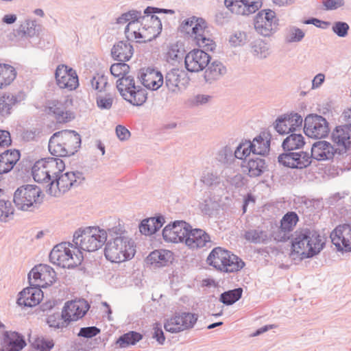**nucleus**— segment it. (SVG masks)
Here are the masks:
<instances>
[{
	"label": "nucleus",
	"instance_id": "nucleus-1",
	"mask_svg": "<svg viewBox=\"0 0 351 351\" xmlns=\"http://www.w3.org/2000/svg\"><path fill=\"white\" fill-rule=\"evenodd\" d=\"M107 239V232L99 227L79 229L73 234V243L64 242L56 245L49 254V259L62 267H75L83 259L82 250L95 252L104 245Z\"/></svg>",
	"mask_w": 351,
	"mask_h": 351
},
{
	"label": "nucleus",
	"instance_id": "nucleus-2",
	"mask_svg": "<svg viewBox=\"0 0 351 351\" xmlns=\"http://www.w3.org/2000/svg\"><path fill=\"white\" fill-rule=\"evenodd\" d=\"M104 255L112 263H121L132 259L135 253L134 242L123 236L120 228L114 227L108 230Z\"/></svg>",
	"mask_w": 351,
	"mask_h": 351
},
{
	"label": "nucleus",
	"instance_id": "nucleus-3",
	"mask_svg": "<svg viewBox=\"0 0 351 351\" xmlns=\"http://www.w3.org/2000/svg\"><path fill=\"white\" fill-rule=\"evenodd\" d=\"M325 243L318 231L304 228L296 230L291 240V256H300V259L312 258L324 248Z\"/></svg>",
	"mask_w": 351,
	"mask_h": 351
},
{
	"label": "nucleus",
	"instance_id": "nucleus-4",
	"mask_svg": "<svg viewBox=\"0 0 351 351\" xmlns=\"http://www.w3.org/2000/svg\"><path fill=\"white\" fill-rule=\"evenodd\" d=\"M180 29L189 34L199 47L210 51L215 49V43L210 38L207 23L204 19L194 16L186 19L182 22Z\"/></svg>",
	"mask_w": 351,
	"mask_h": 351
},
{
	"label": "nucleus",
	"instance_id": "nucleus-5",
	"mask_svg": "<svg viewBox=\"0 0 351 351\" xmlns=\"http://www.w3.org/2000/svg\"><path fill=\"white\" fill-rule=\"evenodd\" d=\"M206 262L215 269L224 273L237 272L245 266L241 258L220 247H215L210 252Z\"/></svg>",
	"mask_w": 351,
	"mask_h": 351
},
{
	"label": "nucleus",
	"instance_id": "nucleus-6",
	"mask_svg": "<svg viewBox=\"0 0 351 351\" xmlns=\"http://www.w3.org/2000/svg\"><path fill=\"white\" fill-rule=\"evenodd\" d=\"M41 193L42 190L38 186L24 184L15 191L13 201L18 209L32 211L42 202Z\"/></svg>",
	"mask_w": 351,
	"mask_h": 351
},
{
	"label": "nucleus",
	"instance_id": "nucleus-7",
	"mask_svg": "<svg viewBox=\"0 0 351 351\" xmlns=\"http://www.w3.org/2000/svg\"><path fill=\"white\" fill-rule=\"evenodd\" d=\"M84 175L80 171H69L56 175L49 182L47 193L52 196L58 197L68 191L71 187L78 186L84 180Z\"/></svg>",
	"mask_w": 351,
	"mask_h": 351
},
{
	"label": "nucleus",
	"instance_id": "nucleus-8",
	"mask_svg": "<svg viewBox=\"0 0 351 351\" xmlns=\"http://www.w3.org/2000/svg\"><path fill=\"white\" fill-rule=\"evenodd\" d=\"M265 133H261L256 136L252 141L245 140L239 143L235 150V156L238 159H242L243 157H249L250 153L254 156H265L270 149V138L267 139L263 137Z\"/></svg>",
	"mask_w": 351,
	"mask_h": 351
},
{
	"label": "nucleus",
	"instance_id": "nucleus-9",
	"mask_svg": "<svg viewBox=\"0 0 351 351\" xmlns=\"http://www.w3.org/2000/svg\"><path fill=\"white\" fill-rule=\"evenodd\" d=\"M279 19L274 11L264 9L259 11L254 19L255 31L264 37H269L278 30Z\"/></svg>",
	"mask_w": 351,
	"mask_h": 351
},
{
	"label": "nucleus",
	"instance_id": "nucleus-10",
	"mask_svg": "<svg viewBox=\"0 0 351 351\" xmlns=\"http://www.w3.org/2000/svg\"><path fill=\"white\" fill-rule=\"evenodd\" d=\"M304 121V132L310 138H323L326 137L330 132L328 121L321 115L308 114Z\"/></svg>",
	"mask_w": 351,
	"mask_h": 351
},
{
	"label": "nucleus",
	"instance_id": "nucleus-11",
	"mask_svg": "<svg viewBox=\"0 0 351 351\" xmlns=\"http://www.w3.org/2000/svg\"><path fill=\"white\" fill-rule=\"evenodd\" d=\"M56 280V273L49 265L39 264L35 265L28 274L29 283L40 288H47Z\"/></svg>",
	"mask_w": 351,
	"mask_h": 351
},
{
	"label": "nucleus",
	"instance_id": "nucleus-12",
	"mask_svg": "<svg viewBox=\"0 0 351 351\" xmlns=\"http://www.w3.org/2000/svg\"><path fill=\"white\" fill-rule=\"evenodd\" d=\"M278 162L286 167L301 169L311 164L312 157L307 152H283L278 156Z\"/></svg>",
	"mask_w": 351,
	"mask_h": 351
},
{
	"label": "nucleus",
	"instance_id": "nucleus-13",
	"mask_svg": "<svg viewBox=\"0 0 351 351\" xmlns=\"http://www.w3.org/2000/svg\"><path fill=\"white\" fill-rule=\"evenodd\" d=\"M202 49H195L188 53L184 57V64L186 70L191 73L203 71L210 61V56Z\"/></svg>",
	"mask_w": 351,
	"mask_h": 351
},
{
	"label": "nucleus",
	"instance_id": "nucleus-14",
	"mask_svg": "<svg viewBox=\"0 0 351 351\" xmlns=\"http://www.w3.org/2000/svg\"><path fill=\"white\" fill-rule=\"evenodd\" d=\"M332 146L339 155H343L351 147V124L337 126L331 134Z\"/></svg>",
	"mask_w": 351,
	"mask_h": 351
},
{
	"label": "nucleus",
	"instance_id": "nucleus-15",
	"mask_svg": "<svg viewBox=\"0 0 351 351\" xmlns=\"http://www.w3.org/2000/svg\"><path fill=\"white\" fill-rule=\"evenodd\" d=\"M330 237L337 250L341 252H351V226L339 225L332 231Z\"/></svg>",
	"mask_w": 351,
	"mask_h": 351
},
{
	"label": "nucleus",
	"instance_id": "nucleus-16",
	"mask_svg": "<svg viewBox=\"0 0 351 351\" xmlns=\"http://www.w3.org/2000/svg\"><path fill=\"white\" fill-rule=\"evenodd\" d=\"M189 228H191L189 223L184 221H176L165 227L162 237L167 242H184Z\"/></svg>",
	"mask_w": 351,
	"mask_h": 351
},
{
	"label": "nucleus",
	"instance_id": "nucleus-17",
	"mask_svg": "<svg viewBox=\"0 0 351 351\" xmlns=\"http://www.w3.org/2000/svg\"><path fill=\"white\" fill-rule=\"evenodd\" d=\"M90 308L89 304L84 299L66 302L62 311V318L69 324L83 317Z\"/></svg>",
	"mask_w": 351,
	"mask_h": 351
},
{
	"label": "nucleus",
	"instance_id": "nucleus-18",
	"mask_svg": "<svg viewBox=\"0 0 351 351\" xmlns=\"http://www.w3.org/2000/svg\"><path fill=\"white\" fill-rule=\"evenodd\" d=\"M55 77L60 88L75 90L79 85L78 77L75 70L66 65L60 64L56 68Z\"/></svg>",
	"mask_w": 351,
	"mask_h": 351
},
{
	"label": "nucleus",
	"instance_id": "nucleus-19",
	"mask_svg": "<svg viewBox=\"0 0 351 351\" xmlns=\"http://www.w3.org/2000/svg\"><path fill=\"white\" fill-rule=\"evenodd\" d=\"M224 3L232 12L243 16L255 13L263 5L261 0H225Z\"/></svg>",
	"mask_w": 351,
	"mask_h": 351
},
{
	"label": "nucleus",
	"instance_id": "nucleus-20",
	"mask_svg": "<svg viewBox=\"0 0 351 351\" xmlns=\"http://www.w3.org/2000/svg\"><path fill=\"white\" fill-rule=\"evenodd\" d=\"M302 117L298 113L283 114L276 120L275 129L280 134L293 133L302 126Z\"/></svg>",
	"mask_w": 351,
	"mask_h": 351
},
{
	"label": "nucleus",
	"instance_id": "nucleus-21",
	"mask_svg": "<svg viewBox=\"0 0 351 351\" xmlns=\"http://www.w3.org/2000/svg\"><path fill=\"white\" fill-rule=\"evenodd\" d=\"M43 298L41 288L29 283V287L23 289L19 293L16 303L20 306L33 307L38 304Z\"/></svg>",
	"mask_w": 351,
	"mask_h": 351
},
{
	"label": "nucleus",
	"instance_id": "nucleus-22",
	"mask_svg": "<svg viewBox=\"0 0 351 351\" xmlns=\"http://www.w3.org/2000/svg\"><path fill=\"white\" fill-rule=\"evenodd\" d=\"M311 155L312 159L318 161L330 160L334 158H339L341 155L332 145L326 141H319L314 143L311 147Z\"/></svg>",
	"mask_w": 351,
	"mask_h": 351
},
{
	"label": "nucleus",
	"instance_id": "nucleus-23",
	"mask_svg": "<svg viewBox=\"0 0 351 351\" xmlns=\"http://www.w3.org/2000/svg\"><path fill=\"white\" fill-rule=\"evenodd\" d=\"M299 221L295 212L287 213L280 220V226L278 232L274 233V238L278 242H285L290 238L289 233L293 230Z\"/></svg>",
	"mask_w": 351,
	"mask_h": 351
},
{
	"label": "nucleus",
	"instance_id": "nucleus-24",
	"mask_svg": "<svg viewBox=\"0 0 351 351\" xmlns=\"http://www.w3.org/2000/svg\"><path fill=\"white\" fill-rule=\"evenodd\" d=\"M138 78L142 85L152 90L158 89L163 84L162 73L152 68L141 69Z\"/></svg>",
	"mask_w": 351,
	"mask_h": 351
},
{
	"label": "nucleus",
	"instance_id": "nucleus-25",
	"mask_svg": "<svg viewBox=\"0 0 351 351\" xmlns=\"http://www.w3.org/2000/svg\"><path fill=\"white\" fill-rule=\"evenodd\" d=\"M26 345L25 337L21 333L12 330L3 332L1 351H21Z\"/></svg>",
	"mask_w": 351,
	"mask_h": 351
},
{
	"label": "nucleus",
	"instance_id": "nucleus-26",
	"mask_svg": "<svg viewBox=\"0 0 351 351\" xmlns=\"http://www.w3.org/2000/svg\"><path fill=\"white\" fill-rule=\"evenodd\" d=\"M47 165V158H42L36 161L32 168V175L34 181L47 184L46 189L49 187V182L53 180L51 174L56 173L54 171H51Z\"/></svg>",
	"mask_w": 351,
	"mask_h": 351
},
{
	"label": "nucleus",
	"instance_id": "nucleus-27",
	"mask_svg": "<svg viewBox=\"0 0 351 351\" xmlns=\"http://www.w3.org/2000/svg\"><path fill=\"white\" fill-rule=\"evenodd\" d=\"M241 167L250 177L255 178L261 176L267 169L265 160L257 156L243 157Z\"/></svg>",
	"mask_w": 351,
	"mask_h": 351
},
{
	"label": "nucleus",
	"instance_id": "nucleus-28",
	"mask_svg": "<svg viewBox=\"0 0 351 351\" xmlns=\"http://www.w3.org/2000/svg\"><path fill=\"white\" fill-rule=\"evenodd\" d=\"M186 73L183 70L173 69L165 75V85L171 92H177L188 82Z\"/></svg>",
	"mask_w": 351,
	"mask_h": 351
},
{
	"label": "nucleus",
	"instance_id": "nucleus-29",
	"mask_svg": "<svg viewBox=\"0 0 351 351\" xmlns=\"http://www.w3.org/2000/svg\"><path fill=\"white\" fill-rule=\"evenodd\" d=\"M210 242V236L204 230L199 228L192 229L191 226L189 228L184 243L190 248H202Z\"/></svg>",
	"mask_w": 351,
	"mask_h": 351
},
{
	"label": "nucleus",
	"instance_id": "nucleus-30",
	"mask_svg": "<svg viewBox=\"0 0 351 351\" xmlns=\"http://www.w3.org/2000/svg\"><path fill=\"white\" fill-rule=\"evenodd\" d=\"M63 145L68 152L69 156L74 155L80 147L81 136L74 130H62L58 132Z\"/></svg>",
	"mask_w": 351,
	"mask_h": 351
},
{
	"label": "nucleus",
	"instance_id": "nucleus-31",
	"mask_svg": "<svg viewBox=\"0 0 351 351\" xmlns=\"http://www.w3.org/2000/svg\"><path fill=\"white\" fill-rule=\"evenodd\" d=\"M133 53V47L128 40L119 41L113 45L111 49L112 57L114 60L119 62H127L130 60Z\"/></svg>",
	"mask_w": 351,
	"mask_h": 351
},
{
	"label": "nucleus",
	"instance_id": "nucleus-32",
	"mask_svg": "<svg viewBox=\"0 0 351 351\" xmlns=\"http://www.w3.org/2000/svg\"><path fill=\"white\" fill-rule=\"evenodd\" d=\"M21 154L16 149H8L0 154V175L10 172L19 160Z\"/></svg>",
	"mask_w": 351,
	"mask_h": 351
},
{
	"label": "nucleus",
	"instance_id": "nucleus-33",
	"mask_svg": "<svg viewBox=\"0 0 351 351\" xmlns=\"http://www.w3.org/2000/svg\"><path fill=\"white\" fill-rule=\"evenodd\" d=\"M185 56V50L182 43L176 42L167 46L164 58L168 63L174 65L182 61Z\"/></svg>",
	"mask_w": 351,
	"mask_h": 351
},
{
	"label": "nucleus",
	"instance_id": "nucleus-34",
	"mask_svg": "<svg viewBox=\"0 0 351 351\" xmlns=\"http://www.w3.org/2000/svg\"><path fill=\"white\" fill-rule=\"evenodd\" d=\"M36 22L26 20L18 29L14 30V35L19 40H29L37 35Z\"/></svg>",
	"mask_w": 351,
	"mask_h": 351
},
{
	"label": "nucleus",
	"instance_id": "nucleus-35",
	"mask_svg": "<svg viewBox=\"0 0 351 351\" xmlns=\"http://www.w3.org/2000/svg\"><path fill=\"white\" fill-rule=\"evenodd\" d=\"M49 111L55 116L59 123H66L74 119L73 113L66 110L64 105L58 101L50 103Z\"/></svg>",
	"mask_w": 351,
	"mask_h": 351
},
{
	"label": "nucleus",
	"instance_id": "nucleus-36",
	"mask_svg": "<svg viewBox=\"0 0 351 351\" xmlns=\"http://www.w3.org/2000/svg\"><path fill=\"white\" fill-rule=\"evenodd\" d=\"M304 137L301 134L291 133L282 143L284 152H293L305 145Z\"/></svg>",
	"mask_w": 351,
	"mask_h": 351
},
{
	"label": "nucleus",
	"instance_id": "nucleus-37",
	"mask_svg": "<svg viewBox=\"0 0 351 351\" xmlns=\"http://www.w3.org/2000/svg\"><path fill=\"white\" fill-rule=\"evenodd\" d=\"M204 72V79L207 82L219 80L226 73V68L219 61L215 60L207 66Z\"/></svg>",
	"mask_w": 351,
	"mask_h": 351
},
{
	"label": "nucleus",
	"instance_id": "nucleus-38",
	"mask_svg": "<svg viewBox=\"0 0 351 351\" xmlns=\"http://www.w3.org/2000/svg\"><path fill=\"white\" fill-rule=\"evenodd\" d=\"M143 22H149L151 23L150 25L147 26V29H149L153 34L149 38L143 41L145 43L156 39L160 34L162 25L160 19L156 14H144L143 17H142V23Z\"/></svg>",
	"mask_w": 351,
	"mask_h": 351
},
{
	"label": "nucleus",
	"instance_id": "nucleus-39",
	"mask_svg": "<svg viewBox=\"0 0 351 351\" xmlns=\"http://www.w3.org/2000/svg\"><path fill=\"white\" fill-rule=\"evenodd\" d=\"M49 151L56 157L69 156L68 152L63 145V142L60 138L58 132L54 133L50 138L49 141Z\"/></svg>",
	"mask_w": 351,
	"mask_h": 351
},
{
	"label": "nucleus",
	"instance_id": "nucleus-40",
	"mask_svg": "<svg viewBox=\"0 0 351 351\" xmlns=\"http://www.w3.org/2000/svg\"><path fill=\"white\" fill-rule=\"evenodd\" d=\"M19 101L18 97L11 93L0 96V115L7 117L10 114L12 108Z\"/></svg>",
	"mask_w": 351,
	"mask_h": 351
},
{
	"label": "nucleus",
	"instance_id": "nucleus-41",
	"mask_svg": "<svg viewBox=\"0 0 351 351\" xmlns=\"http://www.w3.org/2000/svg\"><path fill=\"white\" fill-rule=\"evenodd\" d=\"M117 88L123 99H126L125 93L129 94L132 90L136 89L134 76L127 74L117 80Z\"/></svg>",
	"mask_w": 351,
	"mask_h": 351
},
{
	"label": "nucleus",
	"instance_id": "nucleus-42",
	"mask_svg": "<svg viewBox=\"0 0 351 351\" xmlns=\"http://www.w3.org/2000/svg\"><path fill=\"white\" fill-rule=\"evenodd\" d=\"M136 89H134L129 93H125L126 99L128 101L134 106H141L147 100V91L141 86L136 85Z\"/></svg>",
	"mask_w": 351,
	"mask_h": 351
},
{
	"label": "nucleus",
	"instance_id": "nucleus-43",
	"mask_svg": "<svg viewBox=\"0 0 351 351\" xmlns=\"http://www.w3.org/2000/svg\"><path fill=\"white\" fill-rule=\"evenodd\" d=\"M16 76V71L12 66L0 64V88L10 84Z\"/></svg>",
	"mask_w": 351,
	"mask_h": 351
},
{
	"label": "nucleus",
	"instance_id": "nucleus-44",
	"mask_svg": "<svg viewBox=\"0 0 351 351\" xmlns=\"http://www.w3.org/2000/svg\"><path fill=\"white\" fill-rule=\"evenodd\" d=\"M245 239L253 243H267L269 241L267 232L260 228L245 231Z\"/></svg>",
	"mask_w": 351,
	"mask_h": 351
},
{
	"label": "nucleus",
	"instance_id": "nucleus-45",
	"mask_svg": "<svg viewBox=\"0 0 351 351\" xmlns=\"http://www.w3.org/2000/svg\"><path fill=\"white\" fill-rule=\"evenodd\" d=\"M143 338V335L136 331H130L120 336L116 343L121 348H127L129 346H134Z\"/></svg>",
	"mask_w": 351,
	"mask_h": 351
},
{
	"label": "nucleus",
	"instance_id": "nucleus-46",
	"mask_svg": "<svg viewBox=\"0 0 351 351\" xmlns=\"http://www.w3.org/2000/svg\"><path fill=\"white\" fill-rule=\"evenodd\" d=\"M243 294L241 287L223 292L219 297V301L225 305L230 306L239 301Z\"/></svg>",
	"mask_w": 351,
	"mask_h": 351
},
{
	"label": "nucleus",
	"instance_id": "nucleus-47",
	"mask_svg": "<svg viewBox=\"0 0 351 351\" xmlns=\"http://www.w3.org/2000/svg\"><path fill=\"white\" fill-rule=\"evenodd\" d=\"M170 253L168 250H154L147 256V261L158 267L165 266L169 261L167 256Z\"/></svg>",
	"mask_w": 351,
	"mask_h": 351
},
{
	"label": "nucleus",
	"instance_id": "nucleus-48",
	"mask_svg": "<svg viewBox=\"0 0 351 351\" xmlns=\"http://www.w3.org/2000/svg\"><path fill=\"white\" fill-rule=\"evenodd\" d=\"M235 158H237L235 156V152H233L229 146H225L220 149L216 157L217 161L224 165H231L234 162Z\"/></svg>",
	"mask_w": 351,
	"mask_h": 351
},
{
	"label": "nucleus",
	"instance_id": "nucleus-49",
	"mask_svg": "<svg viewBox=\"0 0 351 351\" xmlns=\"http://www.w3.org/2000/svg\"><path fill=\"white\" fill-rule=\"evenodd\" d=\"M305 36V33L301 29L291 26L286 29L285 40L287 43L300 42Z\"/></svg>",
	"mask_w": 351,
	"mask_h": 351
},
{
	"label": "nucleus",
	"instance_id": "nucleus-50",
	"mask_svg": "<svg viewBox=\"0 0 351 351\" xmlns=\"http://www.w3.org/2000/svg\"><path fill=\"white\" fill-rule=\"evenodd\" d=\"M200 181L210 189L217 187L221 183V178L213 172H204Z\"/></svg>",
	"mask_w": 351,
	"mask_h": 351
},
{
	"label": "nucleus",
	"instance_id": "nucleus-51",
	"mask_svg": "<svg viewBox=\"0 0 351 351\" xmlns=\"http://www.w3.org/2000/svg\"><path fill=\"white\" fill-rule=\"evenodd\" d=\"M47 323L50 328H63L68 326L69 323L65 319L62 318V313H53L49 315L47 318Z\"/></svg>",
	"mask_w": 351,
	"mask_h": 351
},
{
	"label": "nucleus",
	"instance_id": "nucleus-52",
	"mask_svg": "<svg viewBox=\"0 0 351 351\" xmlns=\"http://www.w3.org/2000/svg\"><path fill=\"white\" fill-rule=\"evenodd\" d=\"M178 313L166 320L164 324V328L167 332L171 333H177L184 330V328H182Z\"/></svg>",
	"mask_w": 351,
	"mask_h": 351
},
{
	"label": "nucleus",
	"instance_id": "nucleus-53",
	"mask_svg": "<svg viewBox=\"0 0 351 351\" xmlns=\"http://www.w3.org/2000/svg\"><path fill=\"white\" fill-rule=\"evenodd\" d=\"M219 204L211 197L205 199L199 205L201 212L205 215L211 216L214 214L215 211L217 210Z\"/></svg>",
	"mask_w": 351,
	"mask_h": 351
},
{
	"label": "nucleus",
	"instance_id": "nucleus-54",
	"mask_svg": "<svg viewBox=\"0 0 351 351\" xmlns=\"http://www.w3.org/2000/svg\"><path fill=\"white\" fill-rule=\"evenodd\" d=\"M178 316L181 326L184 328V330L192 328L198 318L196 314L189 312L178 313Z\"/></svg>",
	"mask_w": 351,
	"mask_h": 351
},
{
	"label": "nucleus",
	"instance_id": "nucleus-55",
	"mask_svg": "<svg viewBox=\"0 0 351 351\" xmlns=\"http://www.w3.org/2000/svg\"><path fill=\"white\" fill-rule=\"evenodd\" d=\"M32 346L39 351H50L54 346L53 339H46L43 336L37 337L32 343Z\"/></svg>",
	"mask_w": 351,
	"mask_h": 351
},
{
	"label": "nucleus",
	"instance_id": "nucleus-56",
	"mask_svg": "<svg viewBox=\"0 0 351 351\" xmlns=\"http://www.w3.org/2000/svg\"><path fill=\"white\" fill-rule=\"evenodd\" d=\"M252 52L258 58H266L269 55L267 44L261 40L255 41L252 45Z\"/></svg>",
	"mask_w": 351,
	"mask_h": 351
},
{
	"label": "nucleus",
	"instance_id": "nucleus-57",
	"mask_svg": "<svg viewBox=\"0 0 351 351\" xmlns=\"http://www.w3.org/2000/svg\"><path fill=\"white\" fill-rule=\"evenodd\" d=\"M14 209L9 201L0 199V221L6 222L14 215Z\"/></svg>",
	"mask_w": 351,
	"mask_h": 351
},
{
	"label": "nucleus",
	"instance_id": "nucleus-58",
	"mask_svg": "<svg viewBox=\"0 0 351 351\" xmlns=\"http://www.w3.org/2000/svg\"><path fill=\"white\" fill-rule=\"evenodd\" d=\"M130 66L125 62H120L112 64L110 66V71L112 75L116 77L120 78L124 75L130 73Z\"/></svg>",
	"mask_w": 351,
	"mask_h": 351
},
{
	"label": "nucleus",
	"instance_id": "nucleus-59",
	"mask_svg": "<svg viewBox=\"0 0 351 351\" xmlns=\"http://www.w3.org/2000/svg\"><path fill=\"white\" fill-rule=\"evenodd\" d=\"M48 167L51 171H54L55 174H51L53 178L56 177V175L62 174V172L65 168V165L63 160L57 158H47Z\"/></svg>",
	"mask_w": 351,
	"mask_h": 351
},
{
	"label": "nucleus",
	"instance_id": "nucleus-60",
	"mask_svg": "<svg viewBox=\"0 0 351 351\" xmlns=\"http://www.w3.org/2000/svg\"><path fill=\"white\" fill-rule=\"evenodd\" d=\"M114 98L110 93L104 95H99L96 97L97 107L101 110H109L112 108Z\"/></svg>",
	"mask_w": 351,
	"mask_h": 351
},
{
	"label": "nucleus",
	"instance_id": "nucleus-61",
	"mask_svg": "<svg viewBox=\"0 0 351 351\" xmlns=\"http://www.w3.org/2000/svg\"><path fill=\"white\" fill-rule=\"evenodd\" d=\"M349 25L344 21H336L332 26V32L339 37L345 38L348 34Z\"/></svg>",
	"mask_w": 351,
	"mask_h": 351
},
{
	"label": "nucleus",
	"instance_id": "nucleus-62",
	"mask_svg": "<svg viewBox=\"0 0 351 351\" xmlns=\"http://www.w3.org/2000/svg\"><path fill=\"white\" fill-rule=\"evenodd\" d=\"M130 23H128L126 25V27L125 28V31H124V33H125V37H126L128 41L133 40V39H135V40H136L137 43H144L143 41L145 40H147V38H149V37L147 36L145 34H143L141 32H138L136 31L130 32Z\"/></svg>",
	"mask_w": 351,
	"mask_h": 351
},
{
	"label": "nucleus",
	"instance_id": "nucleus-63",
	"mask_svg": "<svg viewBox=\"0 0 351 351\" xmlns=\"http://www.w3.org/2000/svg\"><path fill=\"white\" fill-rule=\"evenodd\" d=\"M108 84V77L104 75H97L91 80L92 87L99 92L103 91Z\"/></svg>",
	"mask_w": 351,
	"mask_h": 351
},
{
	"label": "nucleus",
	"instance_id": "nucleus-64",
	"mask_svg": "<svg viewBox=\"0 0 351 351\" xmlns=\"http://www.w3.org/2000/svg\"><path fill=\"white\" fill-rule=\"evenodd\" d=\"M247 39V35L244 32L238 31L232 34L229 38L230 43L234 46L243 45Z\"/></svg>",
	"mask_w": 351,
	"mask_h": 351
}]
</instances>
